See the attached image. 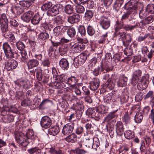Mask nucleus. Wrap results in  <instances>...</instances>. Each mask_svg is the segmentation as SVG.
<instances>
[{"instance_id":"f257e3e1","label":"nucleus","mask_w":154,"mask_h":154,"mask_svg":"<svg viewBox=\"0 0 154 154\" xmlns=\"http://www.w3.org/2000/svg\"><path fill=\"white\" fill-rule=\"evenodd\" d=\"M114 27V35L115 36L119 38L120 40H122L123 44H124L125 37L127 34L125 32L120 30L123 28V24L120 23L119 21H117Z\"/></svg>"},{"instance_id":"f03ea898","label":"nucleus","mask_w":154,"mask_h":154,"mask_svg":"<svg viewBox=\"0 0 154 154\" xmlns=\"http://www.w3.org/2000/svg\"><path fill=\"white\" fill-rule=\"evenodd\" d=\"M132 3V2L130 1L126 3L125 5L124 8L127 11V12L122 15L121 19L122 23H120L123 24L124 22L128 18L130 14L134 11H136L137 9V6L135 5H133Z\"/></svg>"},{"instance_id":"7ed1b4c3","label":"nucleus","mask_w":154,"mask_h":154,"mask_svg":"<svg viewBox=\"0 0 154 154\" xmlns=\"http://www.w3.org/2000/svg\"><path fill=\"white\" fill-rule=\"evenodd\" d=\"M2 48L6 58H12L14 57V53L13 51V49H12L8 42H5L3 43Z\"/></svg>"},{"instance_id":"20e7f679","label":"nucleus","mask_w":154,"mask_h":154,"mask_svg":"<svg viewBox=\"0 0 154 154\" xmlns=\"http://www.w3.org/2000/svg\"><path fill=\"white\" fill-rule=\"evenodd\" d=\"M52 73L54 80H57L62 82H67L68 80L67 75L65 74L58 75V73L55 68L53 67L52 69Z\"/></svg>"},{"instance_id":"39448f33","label":"nucleus","mask_w":154,"mask_h":154,"mask_svg":"<svg viewBox=\"0 0 154 154\" xmlns=\"http://www.w3.org/2000/svg\"><path fill=\"white\" fill-rule=\"evenodd\" d=\"M87 58V55L82 53L75 57L74 60V65L76 68L82 65L85 61Z\"/></svg>"},{"instance_id":"423d86ee","label":"nucleus","mask_w":154,"mask_h":154,"mask_svg":"<svg viewBox=\"0 0 154 154\" xmlns=\"http://www.w3.org/2000/svg\"><path fill=\"white\" fill-rule=\"evenodd\" d=\"M149 76L145 75L143 76L140 81L137 85V88L140 90H143L146 88L149 82Z\"/></svg>"},{"instance_id":"0eeeda50","label":"nucleus","mask_w":154,"mask_h":154,"mask_svg":"<svg viewBox=\"0 0 154 154\" xmlns=\"http://www.w3.org/2000/svg\"><path fill=\"white\" fill-rule=\"evenodd\" d=\"M6 62L5 64V68L8 71L12 70L16 68L18 66L17 62L12 58L6 59Z\"/></svg>"},{"instance_id":"6e6552de","label":"nucleus","mask_w":154,"mask_h":154,"mask_svg":"<svg viewBox=\"0 0 154 154\" xmlns=\"http://www.w3.org/2000/svg\"><path fill=\"white\" fill-rule=\"evenodd\" d=\"M141 74L142 71L140 69H137L133 72L131 82L132 85L134 86L136 85L140 78Z\"/></svg>"},{"instance_id":"1a4fd4ad","label":"nucleus","mask_w":154,"mask_h":154,"mask_svg":"<svg viewBox=\"0 0 154 154\" xmlns=\"http://www.w3.org/2000/svg\"><path fill=\"white\" fill-rule=\"evenodd\" d=\"M15 138L17 142L21 145L27 144L28 140L27 136H26L23 133H19L17 134L15 136Z\"/></svg>"},{"instance_id":"9d476101","label":"nucleus","mask_w":154,"mask_h":154,"mask_svg":"<svg viewBox=\"0 0 154 154\" xmlns=\"http://www.w3.org/2000/svg\"><path fill=\"white\" fill-rule=\"evenodd\" d=\"M75 124L71 122L64 125L62 130V133L65 135H67L71 133L74 128Z\"/></svg>"},{"instance_id":"9b49d317","label":"nucleus","mask_w":154,"mask_h":154,"mask_svg":"<svg viewBox=\"0 0 154 154\" xmlns=\"http://www.w3.org/2000/svg\"><path fill=\"white\" fill-rule=\"evenodd\" d=\"M63 9V6L60 4H57L50 8L49 13L52 16L57 15Z\"/></svg>"},{"instance_id":"f8f14e48","label":"nucleus","mask_w":154,"mask_h":154,"mask_svg":"<svg viewBox=\"0 0 154 154\" xmlns=\"http://www.w3.org/2000/svg\"><path fill=\"white\" fill-rule=\"evenodd\" d=\"M52 122V120L50 117L47 116H45L42 118L40 124L42 128L47 129L51 125Z\"/></svg>"},{"instance_id":"ddd939ff","label":"nucleus","mask_w":154,"mask_h":154,"mask_svg":"<svg viewBox=\"0 0 154 154\" xmlns=\"http://www.w3.org/2000/svg\"><path fill=\"white\" fill-rule=\"evenodd\" d=\"M10 11L12 15L14 17H17L23 13L24 11V9L20 6H13L11 8Z\"/></svg>"},{"instance_id":"4468645a","label":"nucleus","mask_w":154,"mask_h":154,"mask_svg":"<svg viewBox=\"0 0 154 154\" xmlns=\"http://www.w3.org/2000/svg\"><path fill=\"white\" fill-rule=\"evenodd\" d=\"M99 23L102 28L106 29L110 26V20L105 16H102L100 19Z\"/></svg>"},{"instance_id":"2eb2a0df","label":"nucleus","mask_w":154,"mask_h":154,"mask_svg":"<svg viewBox=\"0 0 154 154\" xmlns=\"http://www.w3.org/2000/svg\"><path fill=\"white\" fill-rule=\"evenodd\" d=\"M67 27L63 26H59L55 27L53 29L54 33L56 36H59L60 38L62 36L63 34L66 30Z\"/></svg>"},{"instance_id":"dca6fc26","label":"nucleus","mask_w":154,"mask_h":154,"mask_svg":"<svg viewBox=\"0 0 154 154\" xmlns=\"http://www.w3.org/2000/svg\"><path fill=\"white\" fill-rule=\"evenodd\" d=\"M116 131L117 135L122 136L124 133V128L123 124L122 122H117L116 125Z\"/></svg>"},{"instance_id":"f3484780","label":"nucleus","mask_w":154,"mask_h":154,"mask_svg":"<svg viewBox=\"0 0 154 154\" xmlns=\"http://www.w3.org/2000/svg\"><path fill=\"white\" fill-rule=\"evenodd\" d=\"M34 12L31 11L26 12L21 16V19L24 21L26 23L29 22L34 15Z\"/></svg>"},{"instance_id":"a211bd4d","label":"nucleus","mask_w":154,"mask_h":154,"mask_svg":"<svg viewBox=\"0 0 154 154\" xmlns=\"http://www.w3.org/2000/svg\"><path fill=\"white\" fill-rule=\"evenodd\" d=\"M85 45L83 43L81 42L76 43L73 45L72 47L73 51L76 53H79L84 50Z\"/></svg>"},{"instance_id":"6ab92c4d","label":"nucleus","mask_w":154,"mask_h":154,"mask_svg":"<svg viewBox=\"0 0 154 154\" xmlns=\"http://www.w3.org/2000/svg\"><path fill=\"white\" fill-rule=\"evenodd\" d=\"M128 77L123 74L120 75L119 79L117 82L118 86L120 87L125 86L127 84Z\"/></svg>"},{"instance_id":"aec40b11","label":"nucleus","mask_w":154,"mask_h":154,"mask_svg":"<svg viewBox=\"0 0 154 154\" xmlns=\"http://www.w3.org/2000/svg\"><path fill=\"white\" fill-rule=\"evenodd\" d=\"M100 85V81L99 79L94 78L92 81L89 83L90 89L92 91H95L98 88Z\"/></svg>"},{"instance_id":"412c9836","label":"nucleus","mask_w":154,"mask_h":154,"mask_svg":"<svg viewBox=\"0 0 154 154\" xmlns=\"http://www.w3.org/2000/svg\"><path fill=\"white\" fill-rule=\"evenodd\" d=\"M29 82L26 79H18L15 82L16 84L20 87H23L25 89L29 88L28 84Z\"/></svg>"},{"instance_id":"4be33fe9","label":"nucleus","mask_w":154,"mask_h":154,"mask_svg":"<svg viewBox=\"0 0 154 154\" xmlns=\"http://www.w3.org/2000/svg\"><path fill=\"white\" fill-rule=\"evenodd\" d=\"M79 15L76 14L69 16L68 18V22L71 24H73L79 22L80 19Z\"/></svg>"},{"instance_id":"5701e85b","label":"nucleus","mask_w":154,"mask_h":154,"mask_svg":"<svg viewBox=\"0 0 154 154\" xmlns=\"http://www.w3.org/2000/svg\"><path fill=\"white\" fill-rule=\"evenodd\" d=\"M39 64L38 61L36 59H32L29 60L27 63V65L29 69H32L37 66Z\"/></svg>"},{"instance_id":"b1692460","label":"nucleus","mask_w":154,"mask_h":154,"mask_svg":"<svg viewBox=\"0 0 154 154\" xmlns=\"http://www.w3.org/2000/svg\"><path fill=\"white\" fill-rule=\"evenodd\" d=\"M104 101L107 104L115 102L116 100L114 99L113 95L111 94H108L104 97Z\"/></svg>"},{"instance_id":"393cba45","label":"nucleus","mask_w":154,"mask_h":154,"mask_svg":"<svg viewBox=\"0 0 154 154\" xmlns=\"http://www.w3.org/2000/svg\"><path fill=\"white\" fill-rule=\"evenodd\" d=\"M60 67L64 69H67L69 67V63L68 60L65 58L61 59L59 62Z\"/></svg>"},{"instance_id":"a878e982","label":"nucleus","mask_w":154,"mask_h":154,"mask_svg":"<svg viewBox=\"0 0 154 154\" xmlns=\"http://www.w3.org/2000/svg\"><path fill=\"white\" fill-rule=\"evenodd\" d=\"M78 81L77 79L74 76H71L69 78L68 77V80L66 83L69 84L71 87L74 88Z\"/></svg>"},{"instance_id":"bb28decb","label":"nucleus","mask_w":154,"mask_h":154,"mask_svg":"<svg viewBox=\"0 0 154 154\" xmlns=\"http://www.w3.org/2000/svg\"><path fill=\"white\" fill-rule=\"evenodd\" d=\"M52 86L54 87L55 88H63L65 87V84L63 82L58 81L57 80H54L52 82Z\"/></svg>"},{"instance_id":"cd10ccee","label":"nucleus","mask_w":154,"mask_h":154,"mask_svg":"<svg viewBox=\"0 0 154 154\" xmlns=\"http://www.w3.org/2000/svg\"><path fill=\"white\" fill-rule=\"evenodd\" d=\"M41 27L45 31H50L53 28V25L51 23L45 22L42 24Z\"/></svg>"},{"instance_id":"c85d7f7f","label":"nucleus","mask_w":154,"mask_h":154,"mask_svg":"<svg viewBox=\"0 0 154 154\" xmlns=\"http://www.w3.org/2000/svg\"><path fill=\"white\" fill-rule=\"evenodd\" d=\"M60 132V128L58 126H56L50 128L48 130L49 134L55 136L57 134Z\"/></svg>"},{"instance_id":"c756f323","label":"nucleus","mask_w":154,"mask_h":154,"mask_svg":"<svg viewBox=\"0 0 154 154\" xmlns=\"http://www.w3.org/2000/svg\"><path fill=\"white\" fill-rule=\"evenodd\" d=\"M59 43H60V42H57L49 47L47 50L48 55L49 57L51 56L53 52L56 51V47L58 45V44Z\"/></svg>"},{"instance_id":"7c9ffc66","label":"nucleus","mask_w":154,"mask_h":154,"mask_svg":"<svg viewBox=\"0 0 154 154\" xmlns=\"http://www.w3.org/2000/svg\"><path fill=\"white\" fill-rule=\"evenodd\" d=\"M51 102V100L48 99H45L43 100L39 105V107L41 109H44L47 108L48 103Z\"/></svg>"},{"instance_id":"2f4dec72","label":"nucleus","mask_w":154,"mask_h":154,"mask_svg":"<svg viewBox=\"0 0 154 154\" xmlns=\"http://www.w3.org/2000/svg\"><path fill=\"white\" fill-rule=\"evenodd\" d=\"M77 137L75 134L72 133L68 136L66 138V140L68 142L74 143L77 140Z\"/></svg>"},{"instance_id":"473e14b6","label":"nucleus","mask_w":154,"mask_h":154,"mask_svg":"<svg viewBox=\"0 0 154 154\" xmlns=\"http://www.w3.org/2000/svg\"><path fill=\"white\" fill-rule=\"evenodd\" d=\"M42 70L41 67H38L35 69V72L36 73V77L39 81H41L42 78Z\"/></svg>"},{"instance_id":"72a5a7b5","label":"nucleus","mask_w":154,"mask_h":154,"mask_svg":"<svg viewBox=\"0 0 154 154\" xmlns=\"http://www.w3.org/2000/svg\"><path fill=\"white\" fill-rule=\"evenodd\" d=\"M122 120L124 122L125 125H127L130 123L131 117L128 115V112H126L124 116L122 117Z\"/></svg>"},{"instance_id":"f704fd0d","label":"nucleus","mask_w":154,"mask_h":154,"mask_svg":"<svg viewBox=\"0 0 154 154\" xmlns=\"http://www.w3.org/2000/svg\"><path fill=\"white\" fill-rule=\"evenodd\" d=\"M64 11L66 13L68 14H72L73 13V8L72 6L70 5H67L65 8Z\"/></svg>"},{"instance_id":"c9c22d12","label":"nucleus","mask_w":154,"mask_h":154,"mask_svg":"<svg viewBox=\"0 0 154 154\" xmlns=\"http://www.w3.org/2000/svg\"><path fill=\"white\" fill-rule=\"evenodd\" d=\"M124 134L125 137L128 139H132L135 137L134 133L130 130L126 131Z\"/></svg>"},{"instance_id":"e433bc0d","label":"nucleus","mask_w":154,"mask_h":154,"mask_svg":"<svg viewBox=\"0 0 154 154\" xmlns=\"http://www.w3.org/2000/svg\"><path fill=\"white\" fill-rule=\"evenodd\" d=\"M143 118L142 113L141 112H137L134 117V121L136 123H140Z\"/></svg>"},{"instance_id":"4c0bfd02","label":"nucleus","mask_w":154,"mask_h":154,"mask_svg":"<svg viewBox=\"0 0 154 154\" xmlns=\"http://www.w3.org/2000/svg\"><path fill=\"white\" fill-rule=\"evenodd\" d=\"M92 142L91 146L96 150L97 148L100 145L99 140L98 138L95 137L93 139Z\"/></svg>"},{"instance_id":"58836bf2","label":"nucleus","mask_w":154,"mask_h":154,"mask_svg":"<svg viewBox=\"0 0 154 154\" xmlns=\"http://www.w3.org/2000/svg\"><path fill=\"white\" fill-rule=\"evenodd\" d=\"M28 152L30 154L35 153L36 154H41V150L39 148L36 147L32 148L27 150Z\"/></svg>"},{"instance_id":"ea45409f","label":"nucleus","mask_w":154,"mask_h":154,"mask_svg":"<svg viewBox=\"0 0 154 154\" xmlns=\"http://www.w3.org/2000/svg\"><path fill=\"white\" fill-rule=\"evenodd\" d=\"M52 5L51 2H47L42 6L41 9L42 11H45L48 10L52 6Z\"/></svg>"},{"instance_id":"a19ab883","label":"nucleus","mask_w":154,"mask_h":154,"mask_svg":"<svg viewBox=\"0 0 154 154\" xmlns=\"http://www.w3.org/2000/svg\"><path fill=\"white\" fill-rule=\"evenodd\" d=\"M26 136H27V139H34L36 138V137L34 134L33 131L32 129H29L26 133Z\"/></svg>"},{"instance_id":"79ce46f5","label":"nucleus","mask_w":154,"mask_h":154,"mask_svg":"<svg viewBox=\"0 0 154 154\" xmlns=\"http://www.w3.org/2000/svg\"><path fill=\"white\" fill-rule=\"evenodd\" d=\"M20 54L21 57H20V61L22 62H25L28 59V57L26 52L25 50L21 51Z\"/></svg>"},{"instance_id":"37998d69","label":"nucleus","mask_w":154,"mask_h":154,"mask_svg":"<svg viewBox=\"0 0 154 154\" xmlns=\"http://www.w3.org/2000/svg\"><path fill=\"white\" fill-rule=\"evenodd\" d=\"M0 28L2 33H5L8 30V23H0Z\"/></svg>"},{"instance_id":"c03bdc74","label":"nucleus","mask_w":154,"mask_h":154,"mask_svg":"<svg viewBox=\"0 0 154 154\" xmlns=\"http://www.w3.org/2000/svg\"><path fill=\"white\" fill-rule=\"evenodd\" d=\"M84 108V106L82 102L77 103L73 105V108L72 107L71 109L73 110H83Z\"/></svg>"},{"instance_id":"a18cd8bd","label":"nucleus","mask_w":154,"mask_h":154,"mask_svg":"<svg viewBox=\"0 0 154 154\" xmlns=\"http://www.w3.org/2000/svg\"><path fill=\"white\" fill-rule=\"evenodd\" d=\"M20 5L25 8H29L31 5V2L27 0H22L19 2Z\"/></svg>"},{"instance_id":"49530a36","label":"nucleus","mask_w":154,"mask_h":154,"mask_svg":"<svg viewBox=\"0 0 154 154\" xmlns=\"http://www.w3.org/2000/svg\"><path fill=\"white\" fill-rule=\"evenodd\" d=\"M94 13L91 10H87L86 11L85 14V17L86 19L88 20H90L92 17Z\"/></svg>"},{"instance_id":"de8ad7c7","label":"nucleus","mask_w":154,"mask_h":154,"mask_svg":"<svg viewBox=\"0 0 154 154\" xmlns=\"http://www.w3.org/2000/svg\"><path fill=\"white\" fill-rule=\"evenodd\" d=\"M67 33L70 37L73 38L75 35V30L74 28L70 27L68 30Z\"/></svg>"},{"instance_id":"09e8293b","label":"nucleus","mask_w":154,"mask_h":154,"mask_svg":"<svg viewBox=\"0 0 154 154\" xmlns=\"http://www.w3.org/2000/svg\"><path fill=\"white\" fill-rule=\"evenodd\" d=\"M116 112L114 111L113 112H111L109 113L105 118L104 121L105 122H109V121L114 118L116 115L115 113Z\"/></svg>"},{"instance_id":"8fccbe9b","label":"nucleus","mask_w":154,"mask_h":154,"mask_svg":"<svg viewBox=\"0 0 154 154\" xmlns=\"http://www.w3.org/2000/svg\"><path fill=\"white\" fill-rule=\"evenodd\" d=\"M40 20L39 16L38 14H35L31 20V22L34 25L38 24Z\"/></svg>"},{"instance_id":"3c124183","label":"nucleus","mask_w":154,"mask_h":154,"mask_svg":"<svg viewBox=\"0 0 154 154\" xmlns=\"http://www.w3.org/2000/svg\"><path fill=\"white\" fill-rule=\"evenodd\" d=\"M148 12L146 11V9L145 10L142 9L141 10L139 13V16L141 19H145L148 14Z\"/></svg>"},{"instance_id":"603ef678","label":"nucleus","mask_w":154,"mask_h":154,"mask_svg":"<svg viewBox=\"0 0 154 154\" xmlns=\"http://www.w3.org/2000/svg\"><path fill=\"white\" fill-rule=\"evenodd\" d=\"M86 151L84 149H80L79 148L75 150L71 151L70 154H85Z\"/></svg>"},{"instance_id":"864d4df0","label":"nucleus","mask_w":154,"mask_h":154,"mask_svg":"<svg viewBox=\"0 0 154 154\" xmlns=\"http://www.w3.org/2000/svg\"><path fill=\"white\" fill-rule=\"evenodd\" d=\"M16 46L18 50L20 51L24 50L25 47L24 44L21 41H18L16 43Z\"/></svg>"},{"instance_id":"5fc2aeb1","label":"nucleus","mask_w":154,"mask_h":154,"mask_svg":"<svg viewBox=\"0 0 154 154\" xmlns=\"http://www.w3.org/2000/svg\"><path fill=\"white\" fill-rule=\"evenodd\" d=\"M87 32L88 34L90 36H93L95 32V31L94 28L90 25L87 26Z\"/></svg>"},{"instance_id":"6e6d98bb","label":"nucleus","mask_w":154,"mask_h":154,"mask_svg":"<svg viewBox=\"0 0 154 154\" xmlns=\"http://www.w3.org/2000/svg\"><path fill=\"white\" fill-rule=\"evenodd\" d=\"M76 6L75 10L76 12L79 13L81 14L83 13L85 11V9L84 7L79 4H77Z\"/></svg>"},{"instance_id":"4d7b16f0","label":"nucleus","mask_w":154,"mask_h":154,"mask_svg":"<svg viewBox=\"0 0 154 154\" xmlns=\"http://www.w3.org/2000/svg\"><path fill=\"white\" fill-rule=\"evenodd\" d=\"M38 37L39 39L45 40L48 39L49 37V35L47 32H42L39 35Z\"/></svg>"},{"instance_id":"13d9d810","label":"nucleus","mask_w":154,"mask_h":154,"mask_svg":"<svg viewBox=\"0 0 154 154\" xmlns=\"http://www.w3.org/2000/svg\"><path fill=\"white\" fill-rule=\"evenodd\" d=\"M123 3V0H116L114 4V7L116 9L120 8Z\"/></svg>"},{"instance_id":"bf43d9fd","label":"nucleus","mask_w":154,"mask_h":154,"mask_svg":"<svg viewBox=\"0 0 154 154\" xmlns=\"http://www.w3.org/2000/svg\"><path fill=\"white\" fill-rule=\"evenodd\" d=\"M154 20V16H149L146 18H145L143 21L144 24H148L151 23Z\"/></svg>"},{"instance_id":"052dcab7","label":"nucleus","mask_w":154,"mask_h":154,"mask_svg":"<svg viewBox=\"0 0 154 154\" xmlns=\"http://www.w3.org/2000/svg\"><path fill=\"white\" fill-rule=\"evenodd\" d=\"M143 92H139L137 93L135 97V100L136 102H139L142 100L143 98Z\"/></svg>"},{"instance_id":"680f3d73","label":"nucleus","mask_w":154,"mask_h":154,"mask_svg":"<svg viewBox=\"0 0 154 154\" xmlns=\"http://www.w3.org/2000/svg\"><path fill=\"white\" fill-rule=\"evenodd\" d=\"M101 67H98L94 69L93 71L94 75L95 76L97 75L100 73V71L101 72H103L104 71V69L102 65H101Z\"/></svg>"},{"instance_id":"e2e57ef3","label":"nucleus","mask_w":154,"mask_h":154,"mask_svg":"<svg viewBox=\"0 0 154 154\" xmlns=\"http://www.w3.org/2000/svg\"><path fill=\"white\" fill-rule=\"evenodd\" d=\"M85 4L86 5L87 8H92L94 6V3L93 0H88L85 2Z\"/></svg>"},{"instance_id":"0e129e2a","label":"nucleus","mask_w":154,"mask_h":154,"mask_svg":"<svg viewBox=\"0 0 154 154\" xmlns=\"http://www.w3.org/2000/svg\"><path fill=\"white\" fill-rule=\"evenodd\" d=\"M7 39H8V42L11 43L12 47L13 48L14 47V43L16 42V39L14 35L13 34L12 35H11V36H10L9 38H8Z\"/></svg>"},{"instance_id":"69168bd1","label":"nucleus","mask_w":154,"mask_h":154,"mask_svg":"<svg viewBox=\"0 0 154 154\" xmlns=\"http://www.w3.org/2000/svg\"><path fill=\"white\" fill-rule=\"evenodd\" d=\"M124 54L127 56L131 55L133 54V51L131 48L130 47L125 48L124 51Z\"/></svg>"},{"instance_id":"338daca9","label":"nucleus","mask_w":154,"mask_h":154,"mask_svg":"<svg viewBox=\"0 0 154 154\" xmlns=\"http://www.w3.org/2000/svg\"><path fill=\"white\" fill-rule=\"evenodd\" d=\"M132 38L131 35L129 34H127L125 37V44H124L125 46L126 45H128L131 42Z\"/></svg>"},{"instance_id":"774afa93","label":"nucleus","mask_w":154,"mask_h":154,"mask_svg":"<svg viewBox=\"0 0 154 154\" xmlns=\"http://www.w3.org/2000/svg\"><path fill=\"white\" fill-rule=\"evenodd\" d=\"M146 9L148 13L154 14V5H148Z\"/></svg>"}]
</instances>
